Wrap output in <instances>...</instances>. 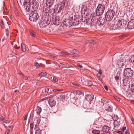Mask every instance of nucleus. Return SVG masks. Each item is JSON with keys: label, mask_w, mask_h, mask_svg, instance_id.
Segmentation results:
<instances>
[{"label": "nucleus", "mask_w": 134, "mask_h": 134, "mask_svg": "<svg viewBox=\"0 0 134 134\" xmlns=\"http://www.w3.org/2000/svg\"><path fill=\"white\" fill-rule=\"evenodd\" d=\"M87 23L89 24L90 25V26L93 25L95 24V25L97 28L102 29L103 27V26L105 24V19L104 18L100 17L98 20L90 18L87 21Z\"/></svg>", "instance_id": "nucleus-1"}, {"label": "nucleus", "mask_w": 134, "mask_h": 134, "mask_svg": "<svg viewBox=\"0 0 134 134\" xmlns=\"http://www.w3.org/2000/svg\"><path fill=\"white\" fill-rule=\"evenodd\" d=\"M26 7L27 11L29 12H32L36 10L39 6L38 3L34 0H25L24 4H27Z\"/></svg>", "instance_id": "nucleus-2"}, {"label": "nucleus", "mask_w": 134, "mask_h": 134, "mask_svg": "<svg viewBox=\"0 0 134 134\" xmlns=\"http://www.w3.org/2000/svg\"><path fill=\"white\" fill-rule=\"evenodd\" d=\"M127 25L126 21L125 20L122 19L121 20H116L115 22L114 26H115L116 29H121L126 28Z\"/></svg>", "instance_id": "nucleus-3"}, {"label": "nucleus", "mask_w": 134, "mask_h": 134, "mask_svg": "<svg viewBox=\"0 0 134 134\" xmlns=\"http://www.w3.org/2000/svg\"><path fill=\"white\" fill-rule=\"evenodd\" d=\"M67 5V2L66 0H63L58 4L57 6L55 9L56 12L57 13L60 11L63 10L66 7Z\"/></svg>", "instance_id": "nucleus-4"}, {"label": "nucleus", "mask_w": 134, "mask_h": 134, "mask_svg": "<svg viewBox=\"0 0 134 134\" xmlns=\"http://www.w3.org/2000/svg\"><path fill=\"white\" fill-rule=\"evenodd\" d=\"M50 20L47 17H43L39 23L40 26L42 27H44L48 26L50 24Z\"/></svg>", "instance_id": "nucleus-5"}, {"label": "nucleus", "mask_w": 134, "mask_h": 134, "mask_svg": "<svg viewBox=\"0 0 134 134\" xmlns=\"http://www.w3.org/2000/svg\"><path fill=\"white\" fill-rule=\"evenodd\" d=\"M115 14L114 11L110 10H108L106 13L105 17L107 21H111L114 17Z\"/></svg>", "instance_id": "nucleus-6"}, {"label": "nucleus", "mask_w": 134, "mask_h": 134, "mask_svg": "<svg viewBox=\"0 0 134 134\" xmlns=\"http://www.w3.org/2000/svg\"><path fill=\"white\" fill-rule=\"evenodd\" d=\"M43 11L45 13H48L49 14H53L56 12L55 8H53L51 5H47L44 7L43 9Z\"/></svg>", "instance_id": "nucleus-7"}, {"label": "nucleus", "mask_w": 134, "mask_h": 134, "mask_svg": "<svg viewBox=\"0 0 134 134\" xmlns=\"http://www.w3.org/2000/svg\"><path fill=\"white\" fill-rule=\"evenodd\" d=\"M105 6L101 4H99L97 8L96 12L98 15H102L104 11Z\"/></svg>", "instance_id": "nucleus-8"}, {"label": "nucleus", "mask_w": 134, "mask_h": 134, "mask_svg": "<svg viewBox=\"0 0 134 134\" xmlns=\"http://www.w3.org/2000/svg\"><path fill=\"white\" fill-rule=\"evenodd\" d=\"M124 74L127 77H131L133 75V72L131 68H127L124 70Z\"/></svg>", "instance_id": "nucleus-9"}, {"label": "nucleus", "mask_w": 134, "mask_h": 134, "mask_svg": "<svg viewBox=\"0 0 134 134\" xmlns=\"http://www.w3.org/2000/svg\"><path fill=\"white\" fill-rule=\"evenodd\" d=\"M61 18L58 16H53L52 21L54 25H59L61 22Z\"/></svg>", "instance_id": "nucleus-10"}, {"label": "nucleus", "mask_w": 134, "mask_h": 134, "mask_svg": "<svg viewBox=\"0 0 134 134\" xmlns=\"http://www.w3.org/2000/svg\"><path fill=\"white\" fill-rule=\"evenodd\" d=\"M38 18V15L36 12L32 13L30 14L29 15L30 20L31 21H36Z\"/></svg>", "instance_id": "nucleus-11"}, {"label": "nucleus", "mask_w": 134, "mask_h": 134, "mask_svg": "<svg viewBox=\"0 0 134 134\" xmlns=\"http://www.w3.org/2000/svg\"><path fill=\"white\" fill-rule=\"evenodd\" d=\"M126 60L125 58H120L119 59L117 65L119 68H121L124 66Z\"/></svg>", "instance_id": "nucleus-12"}, {"label": "nucleus", "mask_w": 134, "mask_h": 134, "mask_svg": "<svg viewBox=\"0 0 134 134\" xmlns=\"http://www.w3.org/2000/svg\"><path fill=\"white\" fill-rule=\"evenodd\" d=\"M48 102L51 107H52L54 106L56 104V102L54 100V97H52L49 98Z\"/></svg>", "instance_id": "nucleus-13"}, {"label": "nucleus", "mask_w": 134, "mask_h": 134, "mask_svg": "<svg viewBox=\"0 0 134 134\" xmlns=\"http://www.w3.org/2000/svg\"><path fill=\"white\" fill-rule=\"evenodd\" d=\"M64 23V24L66 26H68L69 27H70L72 25L74 26L76 25V24H75V22H73L71 20H67L66 21H65Z\"/></svg>", "instance_id": "nucleus-14"}, {"label": "nucleus", "mask_w": 134, "mask_h": 134, "mask_svg": "<svg viewBox=\"0 0 134 134\" xmlns=\"http://www.w3.org/2000/svg\"><path fill=\"white\" fill-rule=\"evenodd\" d=\"M111 128L108 126L105 125L103 127V130L107 133V134H111L110 129Z\"/></svg>", "instance_id": "nucleus-15"}, {"label": "nucleus", "mask_w": 134, "mask_h": 134, "mask_svg": "<svg viewBox=\"0 0 134 134\" xmlns=\"http://www.w3.org/2000/svg\"><path fill=\"white\" fill-rule=\"evenodd\" d=\"M127 26L129 29H134V19H132L129 21Z\"/></svg>", "instance_id": "nucleus-16"}, {"label": "nucleus", "mask_w": 134, "mask_h": 134, "mask_svg": "<svg viewBox=\"0 0 134 134\" xmlns=\"http://www.w3.org/2000/svg\"><path fill=\"white\" fill-rule=\"evenodd\" d=\"M131 81V80L128 78H125L123 79L122 81L124 85V86L129 85Z\"/></svg>", "instance_id": "nucleus-17"}, {"label": "nucleus", "mask_w": 134, "mask_h": 134, "mask_svg": "<svg viewBox=\"0 0 134 134\" xmlns=\"http://www.w3.org/2000/svg\"><path fill=\"white\" fill-rule=\"evenodd\" d=\"M94 96L92 94H89L86 96L85 98L88 101H91L93 99Z\"/></svg>", "instance_id": "nucleus-18"}, {"label": "nucleus", "mask_w": 134, "mask_h": 134, "mask_svg": "<svg viewBox=\"0 0 134 134\" xmlns=\"http://www.w3.org/2000/svg\"><path fill=\"white\" fill-rule=\"evenodd\" d=\"M99 15H98L97 14L96 12V13H92L91 14V16L90 18L95 19H97Z\"/></svg>", "instance_id": "nucleus-19"}, {"label": "nucleus", "mask_w": 134, "mask_h": 134, "mask_svg": "<svg viewBox=\"0 0 134 134\" xmlns=\"http://www.w3.org/2000/svg\"><path fill=\"white\" fill-rule=\"evenodd\" d=\"M105 108L106 110L111 112L112 111V109L111 107L108 104H106L105 106Z\"/></svg>", "instance_id": "nucleus-20"}, {"label": "nucleus", "mask_w": 134, "mask_h": 134, "mask_svg": "<svg viewBox=\"0 0 134 134\" xmlns=\"http://www.w3.org/2000/svg\"><path fill=\"white\" fill-rule=\"evenodd\" d=\"M73 93L74 94L80 95L82 94L83 91H79V90H75L73 92H71V94Z\"/></svg>", "instance_id": "nucleus-21"}, {"label": "nucleus", "mask_w": 134, "mask_h": 134, "mask_svg": "<svg viewBox=\"0 0 134 134\" xmlns=\"http://www.w3.org/2000/svg\"><path fill=\"white\" fill-rule=\"evenodd\" d=\"M8 24L7 22V21H6L5 23H4L3 21L2 20H1L0 21V25L2 29H4L5 28V24H7L8 25Z\"/></svg>", "instance_id": "nucleus-22"}, {"label": "nucleus", "mask_w": 134, "mask_h": 134, "mask_svg": "<svg viewBox=\"0 0 134 134\" xmlns=\"http://www.w3.org/2000/svg\"><path fill=\"white\" fill-rule=\"evenodd\" d=\"M108 100L105 98H103L101 99V102L104 104H106L109 102Z\"/></svg>", "instance_id": "nucleus-23"}, {"label": "nucleus", "mask_w": 134, "mask_h": 134, "mask_svg": "<svg viewBox=\"0 0 134 134\" xmlns=\"http://www.w3.org/2000/svg\"><path fill=\"white\" fill-rule=\"evenodd\" d=\"M119 121L118 120H114L113 122V124L114 127H118L120 125Z\"/></svg>", "instance_id": "nucleus-24"}, {"label": "nucleus", "mask_w": 134, "mask_h": 134, "mask_svg": "<svg viewBox=\"0 0 134 134\" xmlns=\"http://www.w3.org/2000/svg\"><path fill=\"white\" fill-rule=\"evenodd\" d=\"M36 111L38 115H39L42 111V109L41 107H37Z\"/></svg>", "instance_id": "nucleus-25"}, {"label": "nucleus", "mask_w": 134, "mask_h": 134, "mask_svg": "<svg viewBox=\"0 0 134 134\" xmlns=\"http://www.w3.org/2000/svg\"><path fill=\"white\" fill-rule=\"evenodd\" d=\"M21 46L22 50L24 52H25L26 50L25 45L23 43H22Z\"/></svg>", "instance_id": "nucleus-26"}, {"label": "nucleus", "mask_w": 134, "mask_h": 134, "mask_svg": "<svg viewBox=\"0 0 134 134\" xmlns=\"http://www.w3.org/2000/svg\"><path fill=\"white\" fill-rule=\"evenodd\" d=\"M112 118L113 120H118L119 118L118 116L115 114H113L112 116Z\"/></svg>", "instance_id": "nucleus-27"}, {"label": "nucleus", "mask_w": 134, "mask_h": 134, "mask_svg": "<svg viewBox=\"0 0 134 134\" xmlns=\"http://www.w3.org/2000/svg\"><path fill=\"white\" fill-rule=\"evenodd\" d=\"M30 34L31 36H33L34 37H36V36L35 33L32 30H30L29 31Z\"/></svg>", "instance_id": "nucleus-28"}, {"label": "nucleus", "mask_w": 134, "mask_h": 134, "mask_svg": "<svg viewBox=\"0 0 134 134\" xmlns=\"http://www.w3.org/2000/svg\"><path fill=\"white\" fill-rule=\"evenodd\" d=\"M42 130L38 128L36 129L35 132V134H41Z\"/></svg>", "instance_id": "nucleus-29"}, {"label": "nucleus", "mask_w": 134, "mask_h": 134, "mask_svg": "<svg viewBox=\"0 0 134 134\" xmlns=\"http://www.w3.org/2000/svg\"><path fill=\"white\" fill-rule=\"evenodd\" d=\"M92 133L93 134H100V131L96 130H92Z\"/></svg>", "instance_id": "nucleus-30"}, {"label": "nucleus", "mask_w": 134, "mask_h": 134, "mask_svg": "<svg viewBox=\"0 0 134 134\" xmlns=\"http://www.w3.org/2000/svg\"><path fill=\"white\" fill-rule=\"evenodd\" d=\"M70 51V53H73V54H77L78 53V52L77 51L76 49H72Z\"/></svg>", "instance_id": "nucleus-31"}, {"label": "nucleus", "mask_w": 134, "mask_h": 134, "mask_svg": "<svg viewBox=\"0 0 134 134\" xmlns=\"http://www.w3.org/2000/svg\"><path fill=\"white\" fill-rule=\"evenodd\" d=\"M54 0H47L46 3L50 4L52 5L54 2Z\"/></svg>", "instance_id": "nucleus-32"}, {"label": "nucleus", "mask_w": 134, "mask_h": 134, "mask_svg": "<svg viewBox=\"0 0 134 134\" xmlns=\"http://www.w3.org/2000/svg\"><path fill=\"white\" fill-rule=\"evenodd\" d=\"M60 54L64 56L68 55L69 53L66 52H60Z\"/></svg>", "instance_id": "nucleus-33"}, {"label": "nucleus", "mask_w": 134, "mask_h": 134, "mask_svg": "<svg viewBox=\"0 0 134 134\" xmlns=\"http://www.w3.org/2000/svg\"><path fill=\"white\" fill-rule=\"evenodd\" d=\"M46 72H42L39 74V75L41 76H44L46 75Z\"/></svg>", "instance_id": "nucleus-34"}, {"label": "nucleus", "mask_w": 134, "mask_h": 134, "mask_svg": "<svg viewBox=\"0 0 134 134\" xmlns=\"http://www.w3.org/2000/svg\"><path fill=\"white\" fill-rule=\"evenodd\" d=\"M97 76L98 79H99V80L102 79L103 77V76L102 74L98 75V74H97Z\"/></svg>", "instance_id": "nucleus-35"}, {"label": "nucleus", "mask_w": 134, "mask_h": 134, "mask_svg": "<svg viewBox=\"0 0 134 134\" xmlns=\"http://www.w3.org/2000/svg\"><path fill=\"white\" fill-rule=\"evenodd\" d=\"M94 0H88V2L91 5H93L94 3H93Z\"/></svg>", "instance_id": "nucleus-36"}, {"label": "nucleus", "mask_w": 134, "mask_h": 134, "mask_svg": "<svg viewBox=\"0 0 134 134\" xmlns=\"http://www.w3.org/2000/svg\"><path fill=\"white\" fill-rule=\"evenodd\" d=\"M2 121L6 124L9 123L10 122V121H8L5 120V119L3 120Z\"/></svg>", "instance_id": "nucleus-37"}, {"label": "nucleus", "mask_w": 134, "mask_h": 134, "mask_svg": "<svg viewBox=\"0 0 134 134\" xmlns=\"http://www.w3.org/2000/svg\"><path fill=\"white\" fill-rule=\"evenodd\" d=\"M131 62L134 64V55L131 57Z\"/></svg>", "instance_id": "nucleus-38"}, {"label": "nucleus", "mask_w": 134, "mask_h": 134, "mask_svg": "<svg viewBox=\"0 0 134 134\" xmlns=\"http://www.w3.org/2000/svg\"><path fill=\"white\" fill-rule=\"evenodd\" d=\"M114 98L118 101H120V99L117 96H115L114 97Z\"/></svg>", "instance_id": "nucleus-39"}, {"label": "nucleus", "mask_w": 134, "mask_h": 134, "mask_svg": "<svg viewBox=\"0 0 134 134\" xmlns=\"http://www.w3.org/2000/svg\"><path fill=\"white\" fill-rule=\"evenodd\" d=\"M63 91V90H62L57 89H55L53 90V91L54 92H57V91Z\"/></svg>", "instance_id": "nucleus-40"}, {"label": "nucleus", "mask_w": 134, "mask_h": 134, "mask_svg": "<svg viewBox=\"0 0 134 134\" xmlns=\"http://www.w3.org/2000/svg\"><path fill=\"white\" fill-rule=\"evenodd\" d=\"M41 121V119H38L37 120V123L36 125L39 124Z\"/></svg>", "instance_id": "nucleus-41"}, {"label": "nucleus", "mask_w": 134, "mask_h": 134, "mask_svg": "<svg viewBox=\"0 0 134 134\" xmlns=\"http://www.w3.org/2000/svg\"><path fill=\"white\" fill-rule=\"evenodd\" d=\"M49 91V89L47 87H46L44 88V92L46 93H48Z\"/></svg>", "instance_id": "nucleus-42"}, {"label": "nucleus", "mask_w": 134, "mask_h": 134, "mask_svg": "<svg viewBox=\"0 0 134 134\" xmlns=\"http://www.w3.org/2000/svg\"><path fill=\"white\" fill-rule=\"evenodd\" d=\"M131 89L132 91L134 92V83L132 84L131 86Z\"/></svg>", "instance_id": "nucleus-43"}, {"label": "nucleus", "mask_w": 134, "mask_h": 134, "mask_svg": "<svg viewBox=\"0 0 134 134\" xmlns=\"http://www.w3.org/2000/svg\"><path fill=\"white\" fill-rule=\"evenodd\" d=\"M34 65L36 66H38V67H40V65L37 62H36L35 63Z\"/></svg>", "instance_id": "nucleus-44"}, {"label": "nucleus", "mask_w": 134, "mask_h": 134, "mask_svg": "<svg viewBox=\"0 0 134 134\" xmlns=\"http://www.w3.org/2000/svg\"><path fill=\"white\" fill-rule=\"evenodd\" d=\"M53 81L55 82H56L58 81V79L55 77H53Z\"/></svg>", "instance_id": "nucleus-45"}, {"label": "nucleus", "mask_w": 134, "mask_h": 134, "mask_svg": "<svg viewBox=\"0 0 134 134\" xmlns=\"http://www.w3.org/2000/svg\"><path fill=\"white\" fill-rule=\"evenodd\" d=\"M51 29L50 27H48V28L47 29V30H46V31L48 32H49L51 31Z\"/></svg>", "instance_id": "nucleus-46"}, {"label": "nucleus", "mask_w": 134, "mask_h": 134, "mask_svg": "<svg viewBox=\"0 0 134 134\" xmlns=\"http://www.w3.org/2000/svg\"><path fill=\"white\" fill-rule=\"evenodd\" d=\"M30 127L31 129H33L34 127V124L33 123H31L30 125Z\"/></svg>", "instance_id": "nucleus-47"}, {"label": "nucleus", "mask_w": 134, "mask_h": 134, "mask_svg": "<svg viewBox=\"0 0 134 134\" xmlns=\"http://www.w3.org/2000/svg\"><path fill=\"white\" fill-rule=\"evenodd\" d=\"M10 130L9 129H8L5 131V134H8L10 132Z\"/></svg>", "instance_id": "nucleus-48"}, {"label": "nucleus", "mask_w": 134, "mask_h": 134, "mask_svg": "<svg viewBox=\"0 0 134 134\" xmlns=\"http://www.w3.org/2000/svg\"><path fill=\"white\" fill-rule=\"evenodd\" d=\"M88 85L90 86H91L93 85V83L91 81H90L88 82Z\"/></svg>", "instance_id": "nucleus-49"}, {"label": "nucleus", "mask_w": 134, "mask_h": 134, "mask_svg": "<svg viewBox=\"0 0 134 134\" xmlns=\"http://www.w3.org/2000/svg\"><path fill=\"white\" fill-rule=\"evenodd\" d=\"M5 32L6 33V35H7V36H8V35L9 34L8 31V29H5Z\"/></svg>", "instance_id": "nucleus-50"}, {"label": "nucleus", "mask_w": 134, "mask_h": 134, "mask_svg": "<svg viewBox=\"0 0 134 134\" xmlns=\"http://www.w3.org/2000/svg\"><path fill=\"white\" fill-rule=\"evenodd\" d=\"M115 78L116 80V81H118L119 79V76L118 75L116 76L115 77Z\"/></svg>", "instance_id": "nucleus-51"}, {"label": "nucleus", "mask_w": 134, "mask_h": 134, "mask_svg": "<svg viewBox=\"0 0 134 134\" xmlns=\"http://www.w3.org/2000/svg\"><path fill=\"white\" fill-rule=\"evenodd\" d=\"M50 57L52 58H53L54 59H56V57L55 56H54V55H53V54H52L51 56H50Z\"/></svg>", "instance_id": "nucleus-52"}, {"label": "nucleus", "mask_w": 134, "mask_h": 134, "mask_svg": "<svg viewBox=\"0 0 134 134\" xmlns=\"http://www.w3.org/2000/svg\"><path fill=\"white\" fill-rule=\"evenodd\" d=\"M4 119V117L2 116H1L0 117V120L2 121H3V120Z\"/></svg>", "instance_id": "nucleus-53"}, {"label": "nucleus", "mask_w": 134, "mask_h": 134, "mask_svg": "<svg viewBox=\"0 0 134 134\" xmlns=\"http://www.w3.org/2000/svg\"><path fill=\"white\" fill-rule=\"evenodd\" d=\"M102 72L101 70H100L99 69V72L97 74H98V75H100L102 74Z\"/></svg>", "instance_id": "nucleus-54"}, {"label": "nucleus", "mask_w": 134, "mask_h": 134, "mask_svg": "<svg viewBox=\"0 0 134 134\" xmlns=\"http://www.w3.org/2000/svg\"><path fill=\"white\" fill-rule=\"evenodd\" d=\"M72 84H73L74 86H80V85L77 84H74L73 83H72Z\"/></svg>", "instance_id": "nucleus-55"}, {"label": "nucleus", "mask_w": 134, "mask_h": 134, "mask_svg": "<svg viewBox=\"0 0 134 134\" xmlns=\"http://www.w3.org/2000/svg\"><path fill=\"white\" fill-rule=\"evenodd\" d=\"M27 115H26L25 116L24 118V120H26V119L27 118Z\"/></svg>", "instance_id": "nucleus-56"}, {"label": "nucleus", "mask_w": 134, "mask_h": 134, "mask_svg": "<svg viewBox=\"0 0 134 134\" xmlns=\"http://www.w3.org/2000/svg\"><path fill=\"white\" fill-rule=\"evenodd\" d=\"M77 66L79 68H82L83 67V66H82L81 65H80V64H78L77 65Z\"/></svg>", "instance_id": "nucleus-57"}, {"label": "nucleus", "mask_w": 134, "mask_h": 134, "mask_svg": "<svg viewBox=\"0 0 134 134\" xmlns=\"http://www.w3.org/2000/svg\"><path fill=\"white\" fill-rule=\"evenodd\" d=\"M126 127H124L122 129V132H124L125 130L126 129Z\"/></svg>", "instance_id": "nucleus-58"}, {"label": "nucleus", "mask_w": 134, "mask_h": 134, "mask_svg": "<svg viewBox=\"0 0 134 134\" xmlns=\"http://www.w3.org/2000/svg\"><path fill=\"white\" fill-rule=\"evenodd\" d=\"M104 88L107 91H108V88L106 86H104Z\"/></svg>", "instance_id": "nucleus-59"}, {"label": "nucleus", "mask_w": 134, "mask_h": 134, "mask_svg": "<svg viewBox=\"0 0 134 134\" xmlns=\"http://www.w3.org/2000/svg\"><path fill=\"white\" fill-rule=\"evenodd\" d=\"M24 78V79L25 80H28V77H23Z\"/></svg>", "instance_id": "nucleus-60"}, {"label": "nucleus", "mask_w": 134, "mask_h": 134, "mask_svg": "<svg viewBox=\"0 0 134 134\" xmlns=\"http://www.w3.org/2000/svg\"><path fill=\"white\" fill-rule=\"evenodd\" d=\"M131 120L132 122V124H133V125L134 126V119H132Z\"/></svg>", "instance_id": "nucleus-61"}, {"label": "nucleus", "mask_w": 134, "mask_h": 134, "mask_svg": "<svg viewBox=\"0 0 134 134\" xmlns=\"http://www.w3.org/2000/svg\"><path fill=\"white\" fill-rule=\"evenodd\" d=\"M14 92L15 93H17L18 92H19V91L18 90H16L14 91Z\"/></svg>", "instance_id": "nucleus-62"}, {"label": "nucleus", "mask_w": 134, "mask_h": 134, "mask_svg": "<svg viewBox=\"0 0 134 134\" xmlns=\"http://www.w3.org/2000/svg\"><path fill=\"white\" fill-rule=\"evenodd\" d=\"M51 55H52V54H51L50 53H48L47 55L48 56H49V57H50V56H51Z\"/></svg>", "instance_id": "nucleus-63"}, {"label": "nucleus", "mask_w": 134, "mask_h": 134, "mask_svg": "<svg viewBox=\"0 0 134 134\" xmlns=\"http://www.w3.org/2000/svg\"><path fill=\"white\" fill-rule=\"evenodd\" d=\"M131 102L132 104H134V100H132L131 101Z\"/></svg>", "instance_id": "nucleus-64"}]
</instances>
